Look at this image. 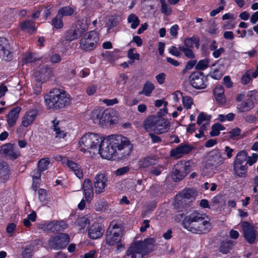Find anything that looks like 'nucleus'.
<instances>
[{"label": "nucleus", "instance_id": "nucleus-1", "mask_svg": "<svg viewBox=\"0 0 258 258\" xmlns=\"http://www.w3.org/2000/svg\"><path fill=\"white\" fill-rule=\"evenodd\" d=\"M99 153L102 158L122 160L129 156L133 146L130 141L118 135H110L101 139Z\"/></svg>", "mask_w": 258, "mask_h": 258}, {"label": "nucleus", "instance_id": "nucleus-2", "mask_svg": "<svg viewBox=\"0 0 258 258\" xmlns=\"http://www.w3.org/2000/svg\"><path fill=\"white\" fill-rule=\"evenodd\" d=\"M45 102L50 109H60L70 105L71 96L65 91L53 89L45 98Z\"/></svg>", "mask_w": 258, "mask_h": 258}, {"label": "nucleus", "instance_id": "nucleus-3", "mask_svg": "<svg viewBox=\"0 0 258 258\" xmlns=\"http://www.w3.org/2000/svg\"><path fill=\"white\" fill-rule=\"evenodd\" d=\"M158 112L156 115L148 117L145 121L144 128L147 132L163 134L168 132L170 127V122L163 118Z\"/></svg>", "mask_w": 258, "mask_h": 258}, {"label": "nucleus", "instance_id": "nucleus-4", "mask_svg": "<svg viewBox=\"0 0 258 258\" xmlns=\"http://www.w3.org/2000/svg\"><path fill=\"white\" fill-rule=\"evenodd\" d=\"M154 238H148L143 241H134L127 249L125 256L130 258H136L137 254L142 257L151 251V248L155 243Z\"/></svg>", "mask_w": 258, "mask_h": 258}, {"label": "nucleus", "instance_id": "nucleus-5", "mask_svg": "<svg viewBox=\"0 0 258 258\" xmlns=\"http://www.w3.org/2000/svg\"><path fill=\"white\" fill-rule=\"evenodd\" d=\"M99 41V34L95 31L86 33L80 40V48L85 51L95 49Z\"/></svg>", "mask_w": 258, "mask_h": 258}, {"label": "nucleus", "instance_id": "nucleus-6", "mask_svg": "<svg viewBox=\"0 0 258 258\" xmlns=\"http://www.w3.org/2000/svg\"><path fill=\"white\" fill-rule=\"evenodd\" d=\"M206 216L205 214L194 211L184 218L182 225L185 229L194 233L197 228H200L198 225Z\"/></svg>", "mask_w": 258, "mask_h": 258}, {"label": "nucleus", "instance_id": "nucleus-7", "mask_svg": "<svg viewBox=\"0 0 258 258\" xmlns=\"http://www.w3.org/2000/svg\"><path fill=\"white\" fill-rule=\"evenodd\" d=\"M101 141L99 135L89 133L83 136L79 141L81 151H85L89 149L96 147Z\"/></svg>", "mask_w": 258, "mask_h": 258}, {"label": "nucleus", "instance_id": "nucleus-8", "mask_svg": "<svg viewBox=\"0 0 258 258\" xmlns=\"http://www.w3.org/2000/svg\"><path fill=\"white\" fill-rule=\"evenodd\" d=\"M240 226L245 240L249 244H253L258 237V233L255 227L247 221L241 222Z\"/></svg>", "mask_w": 258, "mask_h": 258}, {"label": "nucleus", "instance_id": "nucleus-9", "mask_svg": "<svg viewBox=\"0 0 258 258\" xmlns=\"http://www.w3.org/2000/svg\"><path fill=\"white\" fill-rule=\"evenodd\" d=\"M81 23L78 22L66 30L64 34V39L67 41H73L78 39L85 32V29L81 27Z\"/></svg>", "mask_w": 258, "mask_h": 258}, {"label": "nucleus", "instance_id": "nucleus-10", "mask_svg": "<svg viewBox=\"0 0 258 258\" xmlns=\"http://www.w3.org/2000/svg\"><path fill=\"white\" fill-rule=\"evenodd\" d=\"M70 241V236L66 233H60L48 240V246L51 249H59L66 247Z\"/></svg>", "mask_w": 258, "mask_h": 258}, {"label": "nucleus", "instance_id": "nucleus-11", "mask_svg": "<svg viewBox=\"0 0 258 258\" xmlns=\"http://www.w3.org/2000/svg\"><path fill=\"white\" fill-rule=\"evenodd\" d=\"M189 81L191 85L197 89H205L207 86V78L201 72L192 73L189 76Z\"/></svg>", "mask_w": 258, "mask_h": 258}, {"label": "nucleus", "instance_id": "nucleus-12", "mask_svg": "<svg viewBox=\"0 0 258 258\" xmlns=\"http://www.w3.org/2000/svg\"><path fill=\"white\" fill-rule=\"evenodd\" d=\"M0 58L6 61H10L13 58L12 49L10 43L4 37H0Z\"/></svg>", "mask_w": 258, "mask_h": 258}, {"label": "nucleus", "instance_id": "nucleus-13", "mask_svg": "<svg viewBox=\"0 0 258 258\" xmlns=\"http://www.w3.org/2000/svg\"><path fill=\"white\" fill-rule=\"evenodd\" d=\"M224 160L219 150H213L209 154L206 166L208 168H216L223 163Z\"/></svg>", "mask_w": 258, "mask_h": 258}, {"label": "nucleus", "instance_id": "nucleus-14", "mask_svg": "<svg viewBox=\"0 0 258 258\" xmlns=\"http://www.w3.org/2000/svg\"><path fill=\"white\" fill-rule=\"evenodd\" d=\"M107 177L104 173H99L94 178L93 184L95 193L99 194L105 191L107 186Z\"/></svg>", "mask_w": 258, "mask_h": 258}, {"label": "nucleus", "instance_id": "nucleus-15", "mask_svg": "<svg viewBox=\"0 0 258 258\" xmlns=\"http://www.w3.org/2000/svg\"><path fill=\"white\" fill-rule=\"evenodd\" d=\"M118 117L117 111L114 110H105L102 112L101 125L109 123L115 124L117 122Z\"/></svg>", "mask_w": 258, "mask_h": 258}, {"label": "nucleus", "instance_id": "nucleus-16", "mask_svg": "<svg viewBox=\"0 0 258 258\" xmlns=\"http://www.w3.org/2000/svg\"><path fill=\"white\" fill-rule=\"evenodd\" d=\"M192 149V147L188 144H181L170 151V156L178 159L184 155L188 154Z\"/></svg>", "mask_w": 258, "mask_h": 258}, {"label": "nucleus", "instance_id": "nucleus-17", "mask_svg": "<svg viewBox=\"0 0 258 258\" xmlns=\"http://www.w3.org/2000/svg\"><path fill=\"white\" fill-rule=\"evenodd\" d=\"M104 232V229L101 225L97 222H95L89 228L88 236L92 239H96L101 237Z\"/></svg>", "mask_w": 258, "mask_h": 258}, {"label": "nucleus", "instance_id": "nucleus-18", "mask_svg": "<svg viewBox=\"0 0 258 258\" xmlns=\"http://www.w3.org/2000/svg\"><path fill=\"white\" fill-rule=\"evenodd\" d=\"M83 194L86 202L90 203L94 197L93 188L91 180L85 178L83 184Z\"/></svg>", "mask_w": 258, "mask_h": 258}, {"label": "nucleus", "instance_id": "nucleus-19", "mask_svg": "<svg viewBox=\"0 0 258 258\" xmlns=\"http://www.w3.org/2000/svg\"><path fill=\"white\" fill-rule=\"evenodd\" d=\"M62 161L63 163H66L67 166L70 170L74 172L75 174L79 179L83 178V170L79 164L72 161L69 160L67 157L62 158Z\"/></svg>", "mask_w": 258, "mask_h": 258}, {"label": "nucleus", "instance_id": "nucleus-20", "mask_svg": "<svg viewBox=\"0 0 258 258\" xmlns=\"http://www.w3.org/2000/svg\"><path fill=\"white\" fill-rule=\"evenodd\" d=\"M38 115V111L36 109H31L27 111L22 117V125L27 127L31 125L36 119Z\"/></svg>", "mask_w": 258, "mask_h": 258}, {"label": "nucleus", "instance_id": "nucleus-21", "mask_svg": "<svg viewBox=\"0 0 258 258\" xmlns=\"http://www.w3.org/2000/svg\"><path fill=\"white\" fill-rule=\"evenodd\" d=\"M21 107L16 106L12 109L7 116V121L10 127L14 126L19 118Z\"/></svg>", "mask_w": 258, "mask_h": 258}, {"label": "nucleus", "instance_id": "nucleus-22", "mask_svg": "<svg viewBox=\"0 0 258 258\" xmlns=\"http://www.w3.org/2000/svg\"><path fill=\"white\" fill-rule=\"evenodd\" d=\"M254 106V102L252 99H246L238 104L236 109L238 113H242L250 111Z\"/></svg>", "mask_w": 258, "mask_h": 258}, {"label": "nucleus", "instance_id": "nucleus-23", "mask_svg": "<svg viewBox=\"0 0 258 258\" xmlns=\"http://www.w3.org/2000/svg\"><path fill=\"white\" fill-rule=\"evenodd\" d=\"M198 227L200 228L199 229L197 228L194 233L199 234H206L211 230L212 226L207 216L203 219V221L200 222Z\"/></svg>", "mask_w": 258, "mask_h": 258}, {"label": "nucleus", "instance_id": "nucleus-24", "mask_svg": "<svg viewBox=\"0 0 258 258\" xmlns=\"http://www.w3.org/2000/svg\"><path fill=\"white\" fill-rule=\"evenodd\" d=\"M122 234L113 231L107 232L105 235V241L109 245H114L119 243L121 240Z\"/></svg>", "mask_w": 258, "mask_h": 258}, {"label": "nucleus", "instance_id": "nucleus-25", "mask_svg": "<svg viewBox=\"0 0 258 258\" xmlns=\"http://www.w3.org/2000/svg\"><path fill=\"white\" fill-rule=\"evenodd\" d=\"M10 176V169L7 163L0 161V183H4Z\"/></svg>", "mask_w": 258, "mask_h": 258}, {"label": "nucleus", "instance_id": "nucleus-26", "mask_svg": "<svg viewBox=\"0 0 258 258\" xmlns=\"http://www.w3.org/2000/svg\"><path fill=\"white\" fill-rule=\"evenodd\" d=\"M2 151L11 159H16L19 156V153L15 151L12 144H7L2 146Z\"/></svg>", "mask_w": 258, "mask_h": 258}, {"label": "nucleus", "instance_id": "nucleus-27", "mask_svg": "<svg viewBox=\"0 0 258 258\" xmlns=\"http://www.w3.org/2000/svg\"><path fill=\"white\" fill-rule=\"evenodd\" d=\"M36 75L40 77L41 80L47 81L53 76L52 69L46 66L36 72Z\"/></svg>", "mask_w": 258, "mask_h": 258}, {"label": "nucleus", "instance_id": "nucleus-28", "mask_svg": "<svg viewBox=\"0 0 258 258\" xmlns=\"http://www.w3.org/2000/svg\"><path fill=\"white\" fill-rule=\"evenodd\" d=\"M214 94L216 101L221 104H224L226 101L224 95V89L222 86H217L214 89Z\"/></svg>", "mask_w": 258, "mask_h": 258}, {"label": "nucleus", "instance_id": "nucleus-29", "mask_svg": "<svg viewBox=\"0 0 258 258\" xmlns=\"http://www.w3.org/2000/svg\"><path fill=\"white\" fill-rule=\"evenodd\" d=\"M107 232H112L113 231L122 234L123 226L120 220H114L112 221L109 227L107 228Z\"/></svg>", "mask_w": 258, "mask_h": 258}, {"label": "nucleus", "instance_id": "nucleus-30", "mask_svg": "<svg viewBox=\"0 0 258 258\" xmlns=\"http://www.w3.org/2000/svg\"><path fill=\"white\" fill-rule=\"evenodd\" d=\"M246 163L233 162L234 173L239 177H242L247 170Z\"/></svg>", "mask_w": 258, "mask_h": 258}, {"label": "nucleus", "instance_id": "nucleus-31", "mask_svg": "<svg viewBox=\"0 0 258 258\" xmlns=\"http://www.w3.org/2000/svg\"><path fill=\"white\" fill-rule=\"evenodd\" d=\"M20 29L27 32H35L36 30L35 22L30 20L23 21L20 24Z\"/></svg>", "mask_w": 258, "mask_h": 258}, {"label": "nucleus", "instance_id": "nucleus-32", "mask_svg": "<svg viewBox=\"0 0 258 258\" xmlns=\"http://www.w3.org/2000/svg\"><path fill=\"white\" fill-rule=\"evenodd\" d=\"M156 164V160L154 157H146L139 161V167L140 168L149 167Z\"/></svg>", "mask_w": 258, "mask_h": 258}, {"label": "nucleus", "instance_id": "nucleus-33", "mask_svg": "<svg viewBox=\"0 0 258 258\" xmlns=\"http://www.w3.org/2000/svg\"><path fill=\"white\" fill-rule=\"evenodd\" d=\"M172 172L173 178L178 181L183 179L186 175V172L181 167L179 166L177 167V164L175 165Z\"/></svg>", "mask_w": 258, "mask_h": 258}, {"label": "nucleus", "instance_id": "nucleus-34", "mask_svg": "<svg viewBox=\"0 0 258 258\" xmlns=\"http://www.w3.org/2000/svg\"><path fill=\"white\" fill-rule=\"evenodd\" d=\"M103 111L101 109H94L91 114V119L95 124L101 125L102 115Z\"/></svg>", "mask_w": 258, "mask_h": 258}, {"label": "nucleus", "instance_id": "nucleus-35", "mask_svg": "<svg viewBox=\"0 0 258 258\" xmlns=\"http://www.w3.org/2000/svg\"><path fill=\"white\" fill-rule=\"evenodd\" d=\"M186 204V201L183 198H181L180 195H176L173 205L174 209H176L178 212L182 211Z\"/></svg>", "mask_w": 258, "mask_h": 258}, {"label": "nucleus", "instance_id": "nucleus-36", "mask_svg": "<svg viewBox=\"0 0 258 258\" xmlns=\"http://www.w3.org/2000/svg\"><path fill=\"white\" fill-rule=\"evenodd\" d=\"M195 164L192 161H181L177 163V167L179 166L182 168V170L186 172V173L189 172L194 167Z\"/></svg>", "mask_w": 258, "mask_h": 258}, {"label": "nucleus", "instance_id": "nucleus-37", "mask_svg": "<svg viewBox=\"0 0 258 258\" xmlns=\"http://www.w3.org/2000/svg\"><path fill=\"white\" fill-rule=\"evenodd\" d=\"M194 44L198 48L199 47V39L195 37L185 38L184 40V46L185 47L191 48Z\"/></svg>", "mask_w": 258, "mask_h": 258}, {"label": "nucleus", "instance_id": "nucleus-38", "mask_svg": "<svg viewBox=\"0 0 258 258\" xmlns=\"http://www.w3.org/2000/svg\"><path fill=\"white\" fill-rule=\"evenodd\" d=\"M107 207V203L104 199H99L94 204V209L97 212H104Z\"/></svg>", "mask_w": 258, "mask_h": 258}, {"label": "nucleus", "instance_id": "nucleus-39", "mask_svg": "<svg viewBox=\"0 0 258 258\" xmlns=\"http://www.w3.org/2000/svg\"><path fill=\"white\" fill-rule=\"evenodd\" d=\"M155 87L152 83L147 82L144 85L142 91L140 92V94H144L147 96H150Z\"/></svg>", "mask_w": 258, "mask_h": 258}, {"label": "nucleus", "instance_id": "nucleus-40", "mask_svg": "<svg viewBox=\"0 0 258 258\" xmlns=\"http://www.w3.org/2000/svg\"><path fill=\"white\" fill-rule=\"evenodd\" d=\"M247 153L245 150H241L239 152L235 158L234 162L244 163L247 161Z\"/></svg>", "mask_w": 258, "mask_h": 258}, {"label": "nucleus", "instance_id": "nucleus-41", "mask_svg": "<svg viewBox=\"0 0 258 258\" xmlns=\"http://www.w3.org/2000/svg\"><path fill=\"white\" fill-rule=\"evenodd\" d=\"M62 17L57 13L55 17L52 19L51 23L53 26L57 29H59L63 27Z\"/></svg>", "mask_w": 258, "mask_h": 258}, {"label": "nucleus", "instance_id": "nucleus-42", "mask_svg": "<svg viewBox=\"0 0 258 258\" xmlns=\"http://www.w3.org/2000/svg\"><path fill=\"white\" fill-rule=\"evenodd\" d=\"M74 10L73 8L67 6L60 8L57 13L59 15L63 17V16H71L74 14Z\"/></svg>", "mask_w": 258, "mask_h": 258}, {"label": "nucleus", "instance_id": "nucleus-43", "mask_svg": "<svg viewBox=\"0 0 258 258\" xmlns=\"http://www.w3.org/2000/svg\"><path fill=\"white\" fill-rule=\"evenodd\" d=\"M89 223L88 219L85 217H79L75 222V225L79 227L80 229L85 228Z\"/></svg>", "mask_w": 258, "mask_h": 258}, {"label": "nucleus", "instance_id": "nucleus-44", "mask_svg": "<svg viewBox=\"0 0 258 258\" xmlns=\"http://www.w3.org/2000/svg\"><path fill=\"white\" fill-rule=\"evenodd\" d=\"M127 21L130 23H132L131 28L132 29H136L140 24V20L138 17L134 14H130L127 18Z\"/></svg>", "mask_w": 258, "mask_h": 258}, {"label": "nucleus", "instance_id": "nucleus-45", "mask_svg": "<svg viewBox=\"0 0 258 258\" xmlns=\"http://www.w3.org/2000/svg\"><path fill=\"white\" fill-rule=\"evenodd\" d=\"M195 194V191L193 189L188 188L183 190L181 192L177 194V195H180L181 198H183L185 201L187 200H189L192 197H194Z\"/></svg>", "mask_w": 258, "mask_h": 258}, {"label": "nucleus", "instance_id": "nucleus-46", "mask_svg": "<svg viewBox=\"0 0 258 258\" xmlns=\"http://www.w3.org/2000/svg\"><path fill=\"white\" fill-rule=\"evenodd\" d=\"M49 162V158H45L40 159L38 162V169L42 171L46 170L48 168Z\"/></svg>", "mask_w": 258, "mask_h": 258}, {"label": "nucleus", "instance_id": "nucleus-47", "mask_svg": "<svg viewBox=\"0 0 258 258\" xmlns=\"http://www.w3.org/2000/svg\"><path fill=\"white\" fill-rule=\"evenodd\" d=\"M232 248V244L230 242H222L221 243L219 251L223 254L227 253Z\"/></svg>", "mask_w": 258, "mask_h": 258}, {"label": "nucleus", "instance_id": "nucleus-48", "mask_svg": "<svg viewBox=\"0 0 258 258\" xmlns=\"http://www.w3.org/2000/svg\"><path fill=\"white\" fill-rule=\"evenodd\" d=\"M135 48H131L127 52V57L131 59L128 63L132 64L135 60L140 59V54L138 53H134Z\"/></svg>", "mask_w": 258, "mask_h": 258}, {"label": "nucleus", "instance_id": "nucleus-49", "mask_svg": "<svg viewBox=\"0 0 258 258\" xmlns=\"http://www.w3.org/2000/svg\"><path fill=\"white\" fill-rule=\"evenodd\" d=\"M223 129L224 127L221 124L219 123L214 124L212 127V131L210 132V134L212 137L217 136L219 135L220 131Z\"/></svg>", "mask_w": 258, "mask_h": 258}, {"label": "nucleus", "instance_id": "nucleus-50", "mask_svg": "<svg viewBox=\"0 0 258 258\" xmlns=\"http://www.w3.org/2000/svg\"><path fill=\"white\" fill-rule=\"evenodd\" d=\"M178 49L180 51L184 53L186 57L191 59L195 58V55L191 48L185 47L184 46H179Z\"/></svg>", "mask_w": 258, "mask_h": 258}, {"label": "nucleus", "instance_id": "nucleus-51", "mask_svg": "<svg viewBox=\"0 0 258 258\" xmlns=\"http://www.w3.org/2000/svg\"><path fill=\"white\" fill-rule=\"evenodd\" d=\"M160 2L161 4V12L166 15H170L172 12V9L166 4L165 0H160Z\"/></svg>", "mask_w": 258, "mask_h": 258}, {"label": "nucleus", "instance_id": "nucleus-52", "mask_svg": "<svg viewBox=\"0 0 258 258\" xmlns=\"http://www.w3.org/2000/svg\"><path fill=\"white\" fill-rule=\"evenodd\" d=\"M56 232L63 231L68 227V224L63 220L55 221Z\"/></svg>", "mask_w": 258, "mask_h": 258}, {"label": "nucleus", "instance_id": "nucleus-53", "mask_svg": "<svg viewBox=\"0 0 258 258\" xmlns=\"http://www.w3.org/2000/svg\"><path fill=\"white\" fill-rule=\"evenodd\" d=\"M209 62L210 61L208 59L201 60L196 66V69L197 70H204L208 67Z\"/></svg>", "mask_w": 258, "mask_h": 258}, {"label": "nucleus", "instance_id": "nucleus-54", "mask_svg": "<svg viewBox=\"0 0 258 258\" xmlns=\"http://www.w3.org/2000/svg\"><path fill=\"white\" fill-rule=\"evenodd\" d=\"M235 114L233 113H229L226 115L219 114L218 119L221 122L225 121H231L234 120Z\"/></svg>", "mask_w": 258, "mask_h": 258}, {"label": "nucleus", "instance_id": "nucleus-55", "mask_svg": "<svg viewBox=\"0 0 258 258\" xmlns=\"http://www.w3.org/2000/svg\"><path fill=\"white\" fill-rule=\"evenodd\" d=\"M117 22L116 19L113 17H111L108 19V21L106 23V25L108 27V33H110V30L117 26Z\"/></svg>", "mask_w": 258, "mask_h": 258}, {"label": "nucleus", "instance_id": "nucleus-56", "mask_svg": "<svg viewBox=\"0 0 258 258\" xmlns=\"http://www.w3.org/2000/svg\"><path fill=\"white\" fill-rule=\"evenodd\" d=\"M242 118L246 122L248 123H254L257 120L256 117L252 114H245Z\"/></svg>", "mask_w": 258, "mask_h": 258}, {"label": "nucleus", "instance_id": "nucleus-57", "mask_svg": "<svg viewBox=\"0 0 258 258\" xmlns=\"http://www.w3.org/2000/svg\"><path fill=\"white\" fill-rule=\"evenodd\" d=\"M54 124L53 125V129L55 132V137L56 138H63L66 136V134L63 133V131H61L59 127H57L56 124L54 123V121H53Z\"/></svg>", "mask_w": 258, "mask_h": 258}, {"label": "nucleus", "instance_id": "nucleus-58", "mask_svg": "<svg viewBox=\"0 0 258 258\" xmlns=\"http://www.w3.org/2000/svg\"><path fill=\"white\" fill-rule=\"evenodd\" d=\"M23 61L26 63H31L36 60V59L33 56L32 53L27 52L23 55Z\"/></svg>", "mask_w": 258, "mask_h": 258}, {"label": "nucleus", "instance_id": "nucleus-59", "mask_svg": "<svg viewBox=\"0 0 258 258\" xmlns=\"http://www.w3.org/2000/svg\"><path fill=\"white\" fill-rule=\"evenodd\" d=\"M162 105H164V114L165 115L167 113V109L166 108L168 103L166 101H164L163 100H157L155 102V105L157 107H159L161 106Z\"/></svg>", "mask_w": 258, "mask_h": 258}, {"label": "nucleus", "instance_id": "nucleus-60", "mask_svg": "<svg viewBox=\"0 0 258 258\" xmlns=\"http://www.w3.org/2000/svg\"><path fill=\"white\" fill-rule=\"evenodd\" d=\"M183 104L186 109H190L193 104L192 99L189 97L185 96L183 97Z\"/></svg>", "mask_w": 258, "mask_h": 258}, {"label": "nucleus", "instance_id": "nucleus-61", "mask_svg": "<svg viewBox=\"0 0 258 258\" xmlns=\"http://www.w3.org/2000/svg\"><path fill=\"white\" fill-rule=\"evenodd\" d=\"M251 71H248L242 77L241 82V83L244 85L247 84L251 80Z\"/></svg>", "mask_w": 258, "mask_h": 258}, {"label": "nucleus", "instance_id": "nucleus-62", "mask_svg": "<svg viewBox=\"0 0 258 258\" xmlns=\"http://www.w3.org/2000/svg\"><path fill=\"white\" fill-rule=\"evenodd\" d=\"M258 159V155L256 153H253L251 156L247 157V161L245 162L246 164L249 166L252 165Z\"/></svg>", "mask_w": 258, "mask_h": 258}, {"label": "nucleus", "instance_id": "nucleus-63", "mask_svg": "<svg viewBox=\"0 0 258 258\" xmlns=\"http://www.w3.org/2000/svg\"><path fill=\"white\" fill-rule=\"evenodd\" d=\"M210 120V117L205 114L204 112H201L197 118V124L200 125L204 121H208Z\"/></svg>", "mask_w": 258, "mask_h": 258}, {"label": "nucleus", "instance_id": "nucleus-64", "mask_svg": "<svg viewBox=\"0 0 258 258\" xmlns=\"http://www.w3.org/2000/svg\"><path fill=\"white\" fill-rule=\"evenodd\" d=\"M61 57L59 54L54 53L50 56V61L52 63H57L60 62Z\"/></svg>", "mask_w": 258, "mask_h": 258}]
</instances>
